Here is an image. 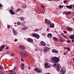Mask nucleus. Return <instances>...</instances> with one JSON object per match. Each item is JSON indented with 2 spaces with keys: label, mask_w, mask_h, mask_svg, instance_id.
<instances>
[{
  "label": "nucleus",
  "mask_w": 74,
  "mask_h": 74,
  "mask_svg": "<svg viewBox=\"0 0 74 74\" xmlns=\"http://www.w3.org/2000/svg\"><path fill=\"white\" fill-rule=\"evenodd\" d=\"M8 28H10L11 27V26L10 25H8L7 26Z\"/></svg>",
  "instance_id": "nucleus-38"
},
{
  "label": "nucleus",
  "mask_w": 74,
  "mask_h": 74,
  "mask_svg": "<svg viewBox=\"0 0 74 74\" xmlns=\"http://www.w3.org/2000/svg\"><path fill=\"white\" fill-rule=\"evenodd\" d=\"M65 7L69 9H71V8H73V5H70V6L66 5Z\"/></svg>",
  "instance_id": "nucleus-13"
},
{
  "label": "nucleus",
  "mask_w": 74,
  "mask_h": 74,
  "mask_svg": "<svg viewBox=\"0 0 74 74\" xmlns=\"http://www.w3.org/2000/svg\"><path fill=\"white\" fill-rule=\"evenodd\" d=\"M35 51H37V49H35Z\"/></svg>",
  "instance_id": "nucleus-62"
},
{
  "label": "nucleus",
  "mask_w": 74,
  "mask_h": 74,
  "mask_svg": "<svg viewBox=\"0 0 74 74\" xmlns=\"http://www.w3.org/2000/svg\"><path fill=\"white\" fill-rule=\"evenodd\" d=\"M56 0V1H60V0Z\"/></svg>",
  "instance_id": "nucleus-64"
},
{
  "label": "nucleus",
  "mask_w": 74,
  "mask_h": 74,
  "mask_svg": "<svg viewBox=\"0 0 74 74\" xmlns=\"http://www.w3.org/2000/svg\"><path fill=\"white\" fill-rule=\"evenodd\" d=\"M20 48H22V49H25V47H23L22 46H21V45L20 46Z\"/></svg>",
  "instance_id": "nucleus-22"
},
{
  "label": "nucleus",
  "mask_w": 74,
  "mask_h": 74,
  "mask_svg": "<svg viewBox=\"0 0 74 74\" xmlns=\"http://www.w3.org/2000/svg\"><path fill=\"white\" fill-rule=\"evenodd\" d=\"M26 55V53L24 52H21V56L22 58L23 57V56H25V55Z\"/></svg>",
  "instance_id": "nucleus-9"
},
{
  "label": "nucleus",
  "mask_w": 74,
  "mask_h": 74,
  "mask_svg": "<svg viewBox=\"0 0 74 74\" xmlns=\"http://www.w3.org/2000/svg\"><path fill=\"white\" fill-rule=\"evenodd\" d=\"M72 13L71 12H67L66 13V15H69V14H71Z\"/></svg>",
  "instance_id": "nucleus-19"
},
{
  "label": "nucleus",
  "mask_w": 74,
  "mask_h": 74,
  "mask_svg": "<svg viewBox=\"0 0 74 74\" xmlns=\"http://www.w3.org/2000/svg\"><path fill=\"white\" fill-rule=\"evenodd\" d=\"M60 8H62L63 7V5H59V6Z\"/></svg>",
  "instance_id": "nucleus-25"
},
{
  "label": "nucleus",
  "mask_w": 74,
  "mask_h": 74,
  "mask_svg": "<svg viewBox=\"0 0 74 74\" xmlns=\"http://www.w3.org/2000/svg\"><path fill=\"white\" fill-rule=\"evenodd\" d=\"M25 22H23V23H22V25H24V24H25Z\"/></svg>",
  "instance_id": "nucleus-52"
},
{
  "label": "nucleus",
  "mask_w": 74,
  "mask_h": 74,
  "mask_svg": "<svg viewBox=\"0 0 74 74\" xmlns=\"http://www.w3.org/2000/svg\"><path fill=\"white\" fill-rule=\"evenodd\" d=\"M50 27H51V28H53V27H54V24L53 23V24H52V25H50Z\"/></svg>",
  "instance_id": "nucleus-18"
},
{
  "label": "nucleus",
  "mask_w": 74,
  "mask_h": 74,
  "mask_svg": "<svg viewBox=\"0 0 74 74\" xmlns=\"http://www.w3.org/2000/svg\"><path fill=\"white\" fill-rule=\"evenodd\" d=\"M60 67H61V66H60V65L59 64H57V71H60Z\"/></svg>",
  "instance_id": "nucleus-6"
},
{
  "label": "nucleus",
  "mask_w": 74,
  "mask_h": 74,
  "mask_svg": "<svg viewBox=\"0 0 74 74\" xmlns=\"http://www.w3.org/2000/svg\"><path fill=\"white\" fill-rule=\"evenodd\" d=\"M41 35H42V36H45V35H46V34L45 33H43Z\"/></svg>",
  "instance_id": "nucleus-34"
},
{
  "label": "nucleus",
  "mask_w": 74,
  "mask_h": 74,
  "mask_svg": "<svg viewBox=\"0 0 74 74\" xmlns=\"http://www.w3.org/2000/svg\"><path fill=\"white\" fill-rule=\"evenodd\" d=\"M61 34V35H62V36H64V34L63 33H62Z\"/></svg>",
  "instance_id": "nucleus-58"
},
{
  "label": "nucleus",
  "mask_w": 74,
  "mask_h": 74,
  "mask_svg": "<svg viewBox=\"0 0 74 74\" xmlns=\"http://www.w3.org/2000/svg\"><path fill=\"white\" fill-rule=\"evenodd\" d=\"M73 40H72L71 42H74V39H72Z\"/></svg>",
  "instance_id": "nucleus-50"
},
{
  "label": "nucleus",
  "mask_w": 74,
  "mask_h": 74,
  "mask_svg": "<svg viewBox=\"0 0 74 74\" xmlns=\"http://www.w3.org/2000/svg\"><path fill=\"white\" fill-rule=\"evenodd\" d=\"M63 37H64V38H66V36H63Z\"/></svg>",
  "instance_id": "nucleus-54"
},
{
  "label": "nucleus",
  "mask_w": 74,
  "mask_h": 74,
  "mask_svg": "<svg viewBox=\"0 0 74 74\" xmlns=\"http://www.w3.org/2000/svg\"><path fill=\"white\" fill-rule=\"evenodd\" d=\"M18 41V39H15L14 40V42H16V41Z\"/></svg>",
  "instance_id": "nucleus-45"
},
{
  "label": "nucleus",
  "mask_w": 74,
  "mask_h": 74,
  "mask_svg": "<svg viewBox=\"0 0 74 74\" xmlns=\"http://www.w3.org/2000/svg\"><path fill=\"white\" fill-rule=\"evenodd\" d=\"M60 72L61 73H65L66 72V71L63 70V68H62V69H61Z\"/></svg>",
  "instance_id": "nucleus-20"
},
{
  "label": "nucleus",
  "mask_w": 74,
  "mask_h": 74,
  "mask_svg": "<svg viewBox=\"0 0 74 74\" xmlns=\"http://www.w3.org/2000/svg\"><path fill=\"white\" fill-rule=\"evenodd\" d=\"M60 41L61 42H62V39H60Z\"/></svg>",
  "instance_id": "nucleus-42"
},
{
  "label": "nucleus",
  "mask_w": 74,
  "mask_h": 74,
  "mask_svg": "<svg viewBox=\"0 0 74 74\" xmlns=\"http://www.w3.org/2000/svg\"><path fill=\"white\" fill-rule=\"evenodd\" d=\"M34 31H35V32H38V29H36L35 30H34Z\"/></svg>",
  "instance_id": "nucleus-37"
},
{
  "label": "nucleus",
  "mask_w": 74,
  "mask_h": 74,
  "mask_svg": "<svg viewBox=\"0 0 74 74\" xmlns=\"http://www.w3.org/2000/svg\"><path fill=\"white\" fill-rule=\"evenodd\" d=\"M16 72H14L13 73H10L9 74H16Z\"/></svg>",
  "instance_id": "nucleus-40"
},
{
  "label": "nucleus",
  "mask_w": 74,
  "mask_h": 74,
  "mask_svg": "<svg viewBox=\"0 0 74 74\" xmlns=\"http://www.w3.org/2000/svg\"><path fill=\"white\" fill-rule=\"evenodd\" d=\"M27 41L29 42H32L33 41V40L32 38H28L27 39Z\"/></svg>",
  "instance_id": "nucleus-7"
},
{
  "label": "nucleus",
  "mask_w": 74,
  "mask_h": 74,
  "mask_svg": "<svg viewBox=\"0 0 74 74\" xmlns=\"http://www.w3.org/2000/svg\"><path fill=\"white\" fill-rule=\"evenodd\" d=\"M11 9H13V8L12 6H11Z\"/></svg>",
  "instance_id": "nucleus-56"
},
{
  "label": "nucleus",
  "mask_w": 74,
  "mask_h": 74,
  "mask_svg": "<svg viewBox=\"0 0 74 74\" xmlns=\"http://www.w3.org/2000/svg\"><path fill=\"white\" fill-rule=\"evenodd\" d=\"M21 60L22 62H23V59L21 58Z\"/></svg>",
  "instance_id": "nucleus-59"
},
{
  "label": "nucleus",
  "mask_w": 74,
  "mask_h": 74,
  "mask_svg": "<svg viewBox=\"0 0 74 74\" xmlns=\"http://www.w3.org/2000/svg\"><path fill=\"white\" fill-rule=\"evenodd\" d=\"M9 71L10 73H13L14 71L13 70H10Z\"/></svg>",
  "instance_id": "nucleus-27"
},
{
  "label": "nucleus",
  "mask_w": 74,
  "mask_h": 74,
  "mask_svg": "<svg viewBox=\"0 0 74 74\" xmlns=\"http://www.w3.org/2000/svg\"><path fill=\"white\" fill-rule=\"evenodd\" d=\"M21 10V9H18L17 10V11H20Z\"/></svg>",
  "instance_id": "nucleus-46"
},
{
  "label": "nucleus",
  "mask_w": 74,
  "mask_h": 74,
  "mask_svg": "<svg viewBox=\"0 0 74 74\" xmlns=\"http://www.w3.org/2000/svg\"><path fill=\"white\" fill-rule=\"evenodd\" d=\"M66 53L65 52H64V54L63 55H66Z\"/></svg>",
  "instance_id": "nucleus-51"
},
{
  "label": "nucleus",
  "mask_w": 74,
  "mask_h": 74,
  "mask_svg": "<svg viewBox=\"0 0 74 74\" xmlns=\"http://www.w3.org/2000/svg\"><path fill=\"white\" fill-rule=\"evenodd\" d=\"M52 61H53L55 63H58L60 60V59L56 57H54L52 58Z\"/></svg>",
  "instance_id": "nucleus-1"
},
{
  "label": "nucleus",
  "mask_w": 74,
  "mask_h": 74,
  "mask_svg": "<svg viewBox=\"0 0 74 74\" xmlns=\"http://www.w3.org/2000/svg\"><path fill=\"white\" fill-rule=\"evenodd\" d=\"M24 66V64L23 63L21 64V67H22Z\"/></svg>",
  "instance_id": "nucleus-29"
},
{
  "label": "nucleus",
  "mask_w": 74,
  "mask_h": 74,
  "mask_svg": "<svg viewBox=\"0 0 74 74\" xmlns=\"http://www.w3.org/2000/svg\"><path fill=\"white\" fill-rule=\"evenodd\" d=\"M56 64H57V63H55L54 64V65H53V66H54V67H55V66H56Z\"/></svg>",
  "instance_id": "nucleus-39"
},
{
  "label": "nucleus",
  "mask_w": 74,
  "mask_h": 74,
  "mask_svg": "<svg viewBox=\"0 0 74 74\" xmlns=\"http://www.w3.org/2000/svg\"><path fill=\"white\" fill-rule=\"evenodd\" d=\"M9 12H10V14H12V15H14L15 12H14V11H13V10L10 9V10H9Z\"/></svg>",
  "instance_id": "nucleus-12"
},
{
  "label": "nucleus",
  "mask_w": 74,
  "mask_h": 74,
  "mask_svg": "<svg viewBox=\"0 0 74 74\" xmlns=\"http://www.w3.org/2000/svg\"><path fill=\"white\" fill-rule=\"evenodd\" d=\"M8 48H9V47H7L5 49H8Z\"/></svg>",
  "instance_id": "nucleus-48"
},
{
  "label": "nucleus",
  "mask_w": 74,
  "mask_h": 74,
  "mask_svg": "<svg viewBox=\"0 0 74 74\" xmlns=\"http://www.w3.org/2000/svg\"><path fill=\"white\" fill-rule=\"evenodd\" d=\"M51 64H49L48 63H46L45 64V68H47V69L49 68V67H51Z\"/></svg>",
  "instance_id": "nucleus-4"
},
{
  "label": "nucleus",
  "mask_w": 74,
  "mask_h": 74,
  "mask_svg": "<svg viewBox=\"0 0 74 74\" xmlns=\"http://www.w3.org/2000/svg\"><path fill=\"white\" fill-rule=\"evenodd\" d=\"M1 72V73H0V74H4L3 72L2 71H0Z\"/></svg>",
  "instance_id": "nucleus-49"
},
{
  "label": "nucleus",
  "mask_w": 74,
  "mask_h": 74,
  "mask_svg": "<svg viewBox=\"0 0 74 74\" xmlns=\"http://www.w3.org/2000/svg\"><path fill=\"white\" fill-rule=\"evenodd\" d=\"M71 40H68L67 41L68 43H70V42H71Z\"/></svg>",
  "instance_id": "nucleus-35"
},
{
  "label": "nucleus",
  "mask_w": 74,
  "mask_h": 74,
  "mask_svg": "<svg viewBox=\"0 0 74 74\" xmlns=\"http://www.w3.org/2000/svg\"><path fill=\"white\" fill-rule=\"evenodd\" d=\"M66 49H67L69 52L70 51V49L69 47H66Z\"/></svg>",
  "instance_id": "nucleus-26"
},
{
  "label": "nucleus",
  "mask_w": 74,
  "mask_h": 74,
  "mask_svg": "<svg viewBox=\"0 0 74 74\" xmlns=\"http://www.w3.org/2000/svg\"><path fill=\"white\" fill-rule=\"evenodd\" d=\"M20 19H21V21H24V18H23V17H21L20 18Z\"/></svg>",
  "instance_id": "nucleus-31"
},
{
  "label": "nucleus",
  "mask_w": 74,
  "mask_h": 74,
  "mask_svg": "<svg viewBox=\"0 0 74 74\" xmlns=\"http://www.w3.org/2000/svg\"><path fill=\"white\" fill-rule=\"evenodd\" d=\"M68 31H70V32H71L73 30V28L71 27H69L68 29Z\"/></svg>",
  "instance_id": "nucleus-17"
},
{
  "label": "nucleus",
  "mask_w": 74,
  "mask_h": 74,
  "mask_svg": "<svg viewBox=\"0 0 74 74\" xmlns=\"http://www.w3.org/2000/svg\"><path fill=\"white\" fill-rule=\"evenodd\" d=\"M41 7L43 8H44L45 6L44 5H43L42 4H41Z\"/></svg>",
  "instance_id": "nucleus-36"
},
{
  "label": "nucleus",
  "mask_w": 74,
  "mask_h": 74,
  "mask_svg": "<svg viewBox=\"0 0 74 74\" xmlns=\"http://www.w3.org/2000/svg\"><path fill=\"white\" fill-rule=\"evenodd\" d=\"M23 29L24 30H27V27H25L23 28Z\"/></svg>",
  "instance_id": "nucleus-28"
},
{
  "label": "nucleus",
  "mask_w": 74,
  "mask_h": 74,
  "mask_svg": "<svg viewBox=\"0 0 74 74\" xmlns=\"http://www.w3.org/2000/svg\"><path fill=\"white\" fill-rule=\"evenodd\" d=\"M40 44H41L42 46H45L46 44L43 41H41L40 42Z\"/></svg>",
  "instance_id": "nucleus-11"
},
{
  "label": "nucleus",
  "mask_w": 74,
  "mask_h": 74,
  "mask_svg": "<svg viewBox=\"0 0 74 74\" xmlns=\"http://www.w3.org/2000/svg\"><path fill=\"white\" fill-rule=\"evenodd\" d=\"M47 24L49 25H51V22L50 21H47Z\"/></svg>",
  "instance_id": "nucleus-21"
},
{
  "label": "nucleus",
  "mask_w": 74,
  "mask_h": 74,
  "mask_svg": "<svg viewBox=\"0 0 74 74\" xmlns=\"http://www.w3.org/2000/svg\"><path fill=\"white\" fill-rule=\"evenodd\" d=\"M48 50H49V48L48 47H46L43 50V52L47 53Z\"/></svg>",
  "instance_id": "nucleus-2"
},
{
  "label": "nucleus",
  "mask_w": 74,
  "mask_h": 74,
  "mask_svg": "<svg viewBox=\"0 0 74 74\" xmlns=\"http://www.w3.org/2000/svg\"><path fill=\"white\" fill-rule=\"evenodd\" d=\"M15 54L14 53H12L11 54V56H15Z\"/></svg>",
  "instance_id": "nucleus-30"
},
{
  "label": "nucleus",
  "mask_w": 74,
  "mask_h": 74,
  "mask_svg": "<svg viewBox=\"0 0 74 74\" xmlns=\"http://www.w3.org/2000/svg\"><path fill=\"white\" fill-rule=\"evenodd\" d=\"M35 71H36L37 73H41L42 72V71L40 69H34Z\"/></svg>",
  "instance_id": "nucleus-8"
},
{
  "label": "nucleus",
  "mask_w": 74,
  "mask_h": 74,
  "mask_svg": "<svg viewBox=\"0 0 74 74\" xmlns=\"http://www.w3.org/2000/svg\"><path fill=\"white\" fill-rule=\"evenodd\" d=\"M2 49H1L0 48V51H2Z\"/></svg>",
  "instance_id": "nucleus-61"
},
{
  "label": "nucleus",
  "mask_w": 74,
  "mask_h": 74,
  "mask_svg": "<svg viewBox=\"0 0 74 74\" xmlns=\"http://www.w3.org/2000/svg\"><path fill=\"white\" fill-rule=\"evenodd\" d=\"M52 51L53 53H58V51H56V49H52Z\"/></svg>",
  "instance_id": "nucleus-10"
},
{
  "label": "nucleus",
  "mask_w": 74,
  "mask_h": 74,
  "mask_svg": "<svg viewBox=\"0 0 74 74\" xmlns=\"http://www.w3.org/2000/svg\"><path fill=\"white\" fill-rule=\"evenodd\" d=\"M66 54H67V53H68V51H66Z\"/></svg>",
  "instance_id": "nucleus-55"
},
{
  "label": "nucleus",
  "mask_w": 74,
  "mask_h": 74,
  "mask_svg": "<svg viewBox=\"0 0 74 74\" xmlns=\"http://www.w3.org/2000/svg\"><path fill=\"white\" fill-rule=\"evenodd\" d=\"M63 14H66V12H64L63 13Z\"/></svg>",
  "instance_id": "nucleus-60"
},
{
  "label": "nucleus",
  "mask_w": 74,
  "mask_h": 74,
  "mask_svg": "<svg viewBox=\"0 0 74 74\" xmlns=\"http://www.w3.org/2000/svg\"><path fill=\"white\" fill-rule=\"evenodd\" d=\"M47 46H48V47H49V46H50V45H49V44H48V45H47Z\"/></svg>",
  "instance_id": "nucleus-63"
},
{
  "label": "nucleus",
  "mask_w": 74,
  "mask_h": 74,
  "mask_svg": "<svg viewBox=\"0 0 74 74\" xmlns=\"http://www.w3.org/2000/svg\"><path fill=\"white\" fill-rule=\"evenodd\" d=\"M4 45H1L0 47L1 49H3L4 48Z\"/></svg>",
  "instance_id": "nucleus-23"
},
{
  "label": "nucleus",
  "mask_w": 74,
  "mask_h": 74,
  "mask_svg": "<svg viewBox=\"0 0 74 74\" xmlns=\"http://www.w3.org/2000/svg\"><path fill=\"white\" fill-rule=\"evenodd\" d=\"M3 66H0V69L1 70H3Z\"/></svg>",
  "instance_id": "nucleus-32"
},
{
  "label": "nucleus",
  "mask_w": 74,
  "mask_h": 74,
  "mask_svg": "<svg viewBox=\"0 0 74 74\" xmlns=\"http://www.w3.org/2000/svg\"><path fill=\"white\" fill-rule=\"evenodd\" d=\"M47 30L48 32H49V27H48V28H47Z\"/></svg>",
  "instance_id": "nucleus-33"
},
{
  "label": "nucleus",
  "mask_w": 74,
  "mask_h": 74,
  "mask_svg": "<svg viewBox=\"0 0 74 74\" xmlns=\"http://www.w3.org/2000/svg\"><path fill=\"white\" fill-rule=\"evenodd\" d=\"M17 23L18 25H21V23L20 22H17Z\"/></svg>",
  "instance_id": "nucleus-24"
},
{
  "label": "nucleus",
  "mask_w": 74,
  "mask_h": 74,
  "mask_svg": "<svg viewBox=\"0 0 74 74\" xmlns=\"http://www.w3.org/2000/svg\"><path fill=\"white\" fill-rule=\"evenodd\" d=\"M67 2V1H64V3H66Z\"/></svg>",
  "instance_id": "nucleus-53"
},
{
  "label": "nucleus",
  "mask_w": 74,
  "mask_h": 74,
  "mask_svg": "<svg viewBox=\"0 0 74 74\" xmlns=\"http://www.w3.org/2000/svg\"><path fill=\"white\" fill-rule=\"evenodd\" d=\"M47 36L49 38H50V36L51 37L52 36V34L51 33L48 34H47Z\"/></svg>",
  "instance_id": "nucleus-15"
},
{
  "label": "nucleus",
  "mask_w": 74,
  "mask_h": 74,
  "mask_svg": "<svg viewBox=\"0 0 74 74\" xmlns=\"http://www.w3.org/2000/svg\"><path fill=\"white\" fill-rule=\"evenodd\" d=\"M47 21H48L47 19H45V22H47Z\"/></svg>",
  "instance_id": "nucleus-44"
},
{
  "label": "nucleus",
  "mask_w": 74,
  "mask_h": 74,
  "mask_svg": "<svg viewBox=\"0 0 74 74\" xmlns=\"http://www.w3.org/2000/svg\"><path fill=\"white\" fill-rule=\"evenodd\" d=\"M32 35L34 36V37H35V38H36L37 39H38V38H40V36L38 34L33 33L32 34Z\"/></svg>",
  "instance_id": "nucleus-3"
},
{
  "label": "nucleus",
  "mask_w": 74,
  "mask_h": 74,
  "mask_svg": "<svg viewBox=\"0 0 74 74\" xmlns=\"http://www.w3.org/2000/svg\"><path fill=\"white\" fill-rule=\"evenodd\" d=\"M28 69H29V70H30V66H29L28 67Z\"/></svg>",
  "instance_id": "nucleus-57"
},
{
  "label": "nucleus",
  "mask_w": 74,
  "mask_h": 74,
  "mask_svg": "<svg viewBox=\"0 0 74 74\" xmlns=\"http://www.w3.org/2000/svg\"><path fill=\"white\" fill-rule=\"evenodd\" d=\"M12 30L13 32V34L14 36H16V35H18V32L14 29H13Z\"/></svg>",
  "instance_id": "nucleus-5"
},
{
  "label": "nucleus",
  "mask_w": 74,
  "mask_h": 74,
  "mask_svg": "<svg viewBox=\"0 0 74 74\" xmlns=\"http://www.w3.org/2000/svg\"><path fill=\"white\" fill-rule=\"evenodd\" d=\"M53 39L54 41H59V40L56 37H53Z\"/></svg>",
  "instance_id": "nucleus-14"
},
{
  "label": "nucleus",
  "mask_w": 74,
  "mask_h": 74,
  "mask_svg": "<svg viewBox=\"0 0 74 74\" xmlns=\"http://www.w3.org/2000/svg\"><path fill=\"white\" fill-rule=\"evenodd\" d=\"M22 70H24L25 68L23 67H21Z\"/></svg>",
  "instance_id": "nucleus-41"
},
{
  "label": "nucleus",
  "mask_w": 74,
  "mask_h": 74,
  "mask_svg": "<svg viewBox=\"0 0 74 74\" xmlns=\"http://www.w3.org/2000/svg\"><path fill=\"white\" fill-rule=\"evenodd\" d=\"M63 32L64 34H66V33H67V32L66 31H64Z\"/></svg>",
  "instance_id": "nucleus-43"
},
{
  "label": "nucleus",
  "mask_w": 74,
  "mask_h": 74,
  "mask_svg": "<svg viewBox=\"0 0 74 74\" xmlns=\"http://www.w3.org/2000/svg\"><path fill=\"white\" fill-rule=\"evenodd\" d=\"M2 6H3V5L0 3V7H2Z\"/></svg>",
  "instance_id": "nucleus-47"
},
{
  "label": "nucleus",
  "mask_w": 74,
  "mask_h": 74,
  "mask_svg": "<svg viewBox=\"0 0 74 74\" xmlns=\"http://www.w3.org/2000/svg\"><path fill=\"white\" fill-rule=\"evenodd\" d=\"M70 38L71 40H74V35L70 36Z\"/></svg>",
  "instance_id": "nucleus-16"
}]
</instances>
